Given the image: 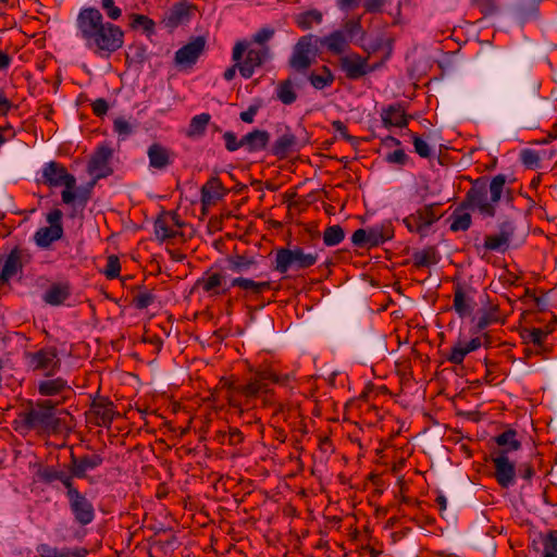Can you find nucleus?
<instances>
[{
    "label": "nucleus",
    "mask_w": 557,
    "mask_h": 557,
    "mask_svg": "<svg viewBox=\"0 0 557 557\" xmlns=\"http://www.w3.org/2000/svg\"><path fill=\"white\" fill-rule=\"evenodd\" d=\"M211 120L209 113H201L195 115L188 126V136H199L206 132V128Z\"/></svg>",
    "instance_id": "49"
},
{
    "label": "nucleus",
    "mask_w": 557,
    "mask_h": 557,
    "mask_svg": "<svg viewBox=\"0 0 557 557\" xmlns=\"http://www.w3.org/2000/svg\"><path fill=\"white\" fill-rule=\"evenodd\" d=\"M394 237V226L389 220L367 228H358L352 233L351 243L359 248H372L391 240Z\"/></svg>",
    "instance_id": "8"
},
{
    "label": "nucleus",
    "mask_w": 557,
    "mask_h": 557,
    "mask_svg": "<svg viewBox=\"0 0 557 557\" xmlns=\"http://www.w3.org/2000/svg\"><path fill=\"white\" fill-rule=\"evenodd\" d=\"M135 131V125L124 116H117L113 120V132L120 140L127 139Z\"/></svg>",
    "instance_id": "50"
},
{
    "label": "nucleus",
    "mask_w": 557,
    "mask_h": 557,
    "mask_svg": "<svg viewBox=\"0 0 557 557\" xmlns=\"http://www.w3.org/2000/svg\"><path fill=\"white\" fill-rule=\"evenodd\" d=\"M541 557H557V530H550L542 535Z\"/></svg>",
    "instance_id": "45"
},
{
    "label": "nucleus",
    "mask_w": 557,
    "mask_h": 557,
    "mask_svg": "<svg viewBox=\"0 0 557 557\" xmlns=\"http://www.w3.org/2000/svg\"><path fill=\"white\" fill-rule=\"evenodd\" d=\"M520 159L522 164L528 169H537L540 166L541 158L535 150L523 149L520 153Z\"/></svg>",
    "instance_id": "56"
},
{
    "label": "nucleus",
    "mask_w": 557,
    "mask_h": 557,
    "mask_svg": "<svg viewBox=\"0 0 557 557\" xmlns=\"http://www.w3.org/2000/svg\"><path fill=\"white\" fill-rule=\"evenodd\" d=\"M246 44V58L240 60V64H238V71L244 78H250L253 75L256 69L260 67L270 57V47L255 49L249 48V44L247 41Z\"/></svg>",
    "instance_id": "18"
},
{
    "label": "nucleus",
    "mask_w": 557,
    "mask_h": 557,
    "mask_svg": "<svg viewBox=\"0 0 557 557\" xmlns=\"http://www.w3.org/2000/svg\"><path fill=\"white\" fill-rule=\"evenodd\" d=\"M197 287L201 288L209 296H222L228 293L232 286L227 281L226 273L223 271H206L203 275L197 280Z\"/></svg>",
    "instance_id": "15"
},
{
    "label": "nucleus",
    "mask_w": 557,
    "mask_h": 557,
    "mask_svg": "<svg viewBox=\"0 0 557 557\" xmlns=\"http://www.w3.org/2000/svg\"><path fill=\"white\" fill-rule=\"evenodd\" d=\"M453 308L460 318L469 315L473 310V298L460 284L454 288Z\"/></svg>",
    "instance_id": "31"
},
{
    "label": "nucleus",
    "mask_w": 557,
    "mask_h": 557,
    "mask_svg": "<svg viewBox=\"0 0 557 557\" xmlns=\"http://www.w3.org/2000/svg\"><path fill=\"white\" fill-rule=\"evenodd\" d=\"M207 40L202 36L194 37L174 54V65L178 71H190L206 50Z\"/></svg>",
    "instance_id": "12"
},
{
    "label": "nucleus",
    "mask_w": 557,
    "mask_h": 557,
    "mask_svg": "<svg viewBox=\"0 0 557 557\" xmlns=\"http://www.w3.org/2000/svg\"><path fill=\"white\" fill-rule=\"evenodd\" d=\"M322 20V13L317 9H312L296 15L295 23L300 29L308 30L313 25L321 24Z\"/></svg>",
    "instance_id": "39"
},
{
    "label": "nucleus",
    "mask_w": 557,
    "mask_h": 557,
    "mask_svg": "<svg viewBox=\"0 0 557 557\" xmlns=\"http://www.w3.org/2000/svg\"><path fill=\"white\" fill-rule=\"evenodd\" d=\"M516 227L512 221L506 220L498 226V232L484 237L483 249L505 253L510 248Z\"/></svg>",
    "instance_id": "14"
},
{
    "label": "nucleus",
    "mask_w": 557,
    "mask_h": 557,
    "mask_svg": "<svg viewBox=\"0 0 557 557\" xmlns=\"http://www.w3.org/2000/svg\"><path fill=\"white\" fill-rule=\"evenodd\" d=\"M412 144L414 147V151L421 157V158H430L432 156V149L430 145L421 138L419 135L413 134L412 135Z\"/></svg>",
    "instance_id": "58"
},
{
    "label": "nucleus",
    "mask_w": 557,
    "mask_h": 557,
    "mask_svg": "<svg viewBox=\"0 0 557 557\" xmlns=\"http://www.w3.org/2000/svg\"><path fill=\"white\" fill-rule=\"evenodd\" d=\"M381 117L385 127H405L408 124L406 112L399 103L383 108Z\"/></svg>",
    "instance_id": "30"
},
{
    "label": "nucleus",
    "mask_w": 557,
    "mask_h": 557,
    "mask_svg": "<svg viewBox=\"0 0 557 557\" xmlns=\"http://www.w3.org/2000/svg\"><path fill=\"white\" fill-rule=\"evenodd\" d=\"M129 27L135 30L141 29L147 36H150L156 32L154 21L144 14H129Z\"/></svg>",
    "instance_id": "42"
},
{
    "label": "nucleus",
    "mask_w": 557,
    "mask_h": 557,
    "mask_svg": "<svg viewBox=\"0 0 557 557\" xmlns=\"http://www.w3.org/2000/svg\"><path fill=\"white\" fill-rule=\"evenodd\" d=\"M60 420L55 414L52 400H38L28 409L21 411L13 421V428L21 434L34 431L38 434H51L58 431Z\"/></svg>",
    "instance_id": "4"
},
{
    "label": "nucleus",
    "mask_w": 557,
    "mask_h": 557,
    "mask_svg": "<svg viewBox=\"0 0 557 557\" xmlns=\"http://www.w3.org/2000/svg\"><path fill=\"white\" fill-rule=\"evenodd\" d=\"M245 440L243 432L238 428H230L227 431V445L238 446Z\"/></svg>",
    "instance_id": "64"
},
{
    "label": "nucleus",
    "mask_w": 557,
    "mask_h": 557,
    "mask_svg": "<svg viewBox=\"0 0 557 557\" xmlns=\"http://www.w3.org/2000/svg\"><path fill=\"white\" fill-rule=\"evenodd\" d=\"M173 226H182L176 213L165 212L159 215L153 223V230L157 239L160 242H165L168 239L174 238L177 234V231L174 230Z\"/></svg>",
    "instance_id": "22"
},
{
    "label": "nucleus",
    "mask_w": 557,
    "mask_h": 557,
    "mask_svg": "<svg viewBox=\"0 0 557 557\" xmlns=\"http://www.w3.org/2000/svg\"><path fill=\"white\" fill-rule=\"evenodd\" d=\"M37 182L49 188L63 186L64 189L61 193V198L62 202L65 205H73L77 201L82 208H84L88 201V194H79L76 191L75 176L69 173L66 168L57 161H50L44 164L41 175Z\"/></svg>",
    "instance_id": "5"
},
{
    "label": "nucleus",
    "mask_w": 557,
    "mask_h": 557,
    "mask_svg": "<svg viewBox=\"0 0 557 557\" xmlns=\"http://www.w3.org/2000/svg\"><path fill=\"white\" fill-rule=\"evenodd\" d=\"M317 42L318 37L312 34L301 36L297 40L288 59V65L293 71L304 74L310 69L317 59Z\"/></svg>",
    "instance_id": "7"
},
{
    "label": "nucleus",
    "mask_w": 557,
    "mask_h": 557,
    "mask_svg": "<svg viewBox=\"0 0 557 557\" xmlns=\"http://www.w3.org/2000/svg\"><path fill=\"white\" fill-rule=\"evenodd\" d=\"M495 468V479L502 487H509L515 484L516 467L505 453H497L492 458Z\"/></svg>",
    "instance_id": "19"
},
{
    "label": "nucleus",
    "mask_w": 557,
    "mask_h": 557,
    "mask_svg": "<svg viewBox=\"0 0 557 557\" xmlns=\"http://www.w3.org/2000/svg\"><path fill=\"white\" fill-rule=\"evenodd\" d=\"M227 189L223 186L218 176L210 177L201 187V205L203 208L214 206L226 194Z\"/></svg>",
    "instance_id": "24"
},
{
    "label": "nucleus",
    "mask_w": 557,
    "mask_h": 557,
    "mask_svg": "<svg viewBox=\"0 0 557 557\" xmlns=\"http://www.w3.org/2000/svg\"><path fill=\"white\" fill-rule=\"evenodd\" d=\"M495 443L499 447H504L498 453H505L506 456L508 453L518 450L521 447V442L518 441L517 432L513 429H508L502 434L497 435L495 437Z\"/></svg>",
    "instance_id": "37"
},
{
    "label": "nucleus",
    "mask_w": 557,
    "mask_h": 557,
    "mask_svg": "<svg viewBox=\"0 0 557 557\" xmlns=\"http://www.w3.org/2000/svg\"><path fill=\"white\" fill-rule=\"evenodd\" d=\"M506 184L507 176L505 174H497L490 182L486 177L476 178L466 193L461 207L484 219L494 218L502 198L504 197L507 201L512 199L511 189Z\"/></svg>",
    "instance_id": "3"
},
{
    "label": "nucleus",
    "mask_w": 557,
    "mask_h": 557,
    "mask_svg": "<svg viewBox=\"0 0 557 557\" xmlns=\"http://www.w3.org/2000/svg\"><path fill=\"white\" fill-rule=\"evenodd\" d=\"M112 157L113 149L109 144L103 143L97 146L87 165V171L94 176L95 182L106 178L113 173V168L111 166Z\"/></svg>",
    "instance_id": "13"
},
{
    "label": "nucleus",
    "mask_w": 557,
    "mask_h": 557,
    "mask_svg": "<svg viewBox=\"0 0 557 557\" xmlns=\"http://www.w3.org/2000/svg\"><path fill=\"white\" fill-rule=\"evenodd\" d=\"M473 333H480L492 324H505L506 317L502 314L498 305H491L479 311V315L473 319Z\"/></svg>",
    "instance_id": "25"
},
{
    "label": "nucleus",
    "mask_w": 557,
    "mask_h": 557,
    "mask_svg": "<svg viewBox=\"0 0 557 557\" xmlns=\"http://www.w3.org/2000/svg\"><path fill=\"white\" fill-rule=\"evenodd\" d=\"M30 368L44 375H52L60 367V360L54 348H42L27 355Z\"/></svg>",
    "instance_id": "16"
},
{
    "label": "nucleus",
    "mask_w": 557,
    "mask_h": 557,
    "mask_svg": "<svg viewBox=\"0 0 557 557\" xmlns=\"http://www.w3.org/2000/svg\"><path fill=\"white\" fill-rule=\"evenodd\" d=\"M103 463V458L99 454L82 455L79 457L71 454V463L69 467L73 478L84 479L88 471H92Z\"/></svg>",
    "instance_id": "20"
},
{
    "label": "nucleus",
    "mask_w": 557,
    "mask_h": 557,
    "mask_svg": "<svg viewBox=\"0 0 557 557\" xmlns=\"http://www.w3.org/2000/svg\"><path fill=\"white\" fill-rule=\"evenodd\" d=\"M295 380L293 373L281 374L272 366L250 368L242 382L227 384L226 401L239 414L253 409L260 404L263 408L277 405L273 385L287 386Z\"/></svg>",
    "instance_id": "1"
},
{
    "label": "nucleus",
    "mask_w": 557,
    "mask_h": 557,
    "mask_svg": "<svg viewBox=\"0 0 557 557\" xmlns=\"http://www.w3.org/2000/svg\"><path fill=\"white\" fill-rule=\"evenodd\" d=\"M149 166L157 171H163L174 161V152L160 143H152L147 150Z\"/></svg>",
    "instance_id": "23"
},
{
    "label": "nucleus",
    "mask_w": 557,
    "mask_h": 557,
    "mask_svg": "<svg viewBox=\"0 0 557 557\" xmlns=\"http://www.w3.org/2000/svg\"><path fill=\"white\" fill-rule=\"evenodd\" d=\"M332 127L336 133L341 135V137L351 144H356L358 140L356 137L348 134V129L346 124L341 120H335L332 122Z\"/></svg>",
    "instance_id": "63"
},
{
    "label": "nucleus",
    "mask_w": 557,
    "mask_h": 557,
    "mask_svg": "<svg viewBox=\"0 0 557 557\" xmlns=\"http://www.w3.org/2000/svg\"><path fill=\"white\" fill-rule=\"evenodd\" d=\"M91 409L96 417V424L99 426H110L115 418L113 403L108 399L94 401Z\"/></svg>",
    "instance_id": "32"
},
{
    "label": "nucleus",
    "mask_w": 557,
    "mask_h": 557,
    "mask_svg": "<svg viewBox=\"0 0 557 557\" xmlns=\"http://www.w3.org/2000/svg\"><path fill=\"white\" fill-rule=\"evenodd\" d=\"M196 9L197 7L195 4L185 0L173 4L165 16L166 26L177 27L178 25L188 22Z\"/></svg>",
    "instance_id": "26"
},
{
    "label": "nucleus",
    "mask_w": 557,
    "mask_h": 557,
    "mask_svg": "<svg viewBox=\"0 0 557 557\" xmlns=\"http://www.w3.org/2000/svg\"><path fill=\"white\" fill-rule=\"evenodd\" d=\"M269 140L270 134L262 129H253L244 136V144L249 152L264 150Z\"/></svg>",
    "instance_id": "34"
},
{
    "label": "nucleus",
    "mask_w": 557,
    "mask_h": 557,
    "mask_svg": "<svg viewBox=\"0 0 557 557\" xmlns=\"http://www.w3.org/2000/svg\"><path fill=\"white\" fill-rule=\"evenodd\" d=\"M230 286L239 287L247 295L259 296L271 288L270 282H257L247 277H235L230 281Z\"/></svg>",
    "instance_id": "33"
},
{
    "label": "nucleus",
    "mask_w": 557,
    "mask_h": 557,
    "mask_svg": "<svg viewBox=\"0 0 557 557\" xmlns=\"http://www.w3.org/2000/svg\"><path fill=\"white\" fill-rule=\"evenodd\" d=\"M38 479L47 484H50L54 481H60L65 487L66 492H70L75 487L72 473H66L63 470H58L53 467H42L37 472Z\"/></svg>",
    "instance_id": "29"
},
{
    "label": "nucleus",
    "mask_w": 557,
    "mask_h": 557,
    "mask_svg": "<svg viewBox=\"0 0 557 557\" xmlns=\"http://www.w3.org/2000/svg\"><path fill=\"white\" fill-rule=\"evenodd\" d=\"M296 145V136L288 129L282 134L274 143L273 154L285 157Z\"/></svg>",
    "instance_id": "40"
},
{
    "label": "nucleus",
    "mask_w": 557,
    "mask_h": 557,
    "mask_svg": "<svg viewBox=\"0 0 557 557\" xmlns=\"http://www.w3.org/2000/svg\"><path fill=\"white\" fill-rule=\"evenodd\" d=\"M246 49H247V44L244 40L237 41L235 44V46L233 47L232 59L235 62V64L227 67L224 71L223 77L225 81L230 82L235 77L236 71L238 70V64H240V60L243 59V54L245 53Z\"/></svg>",
    "instance_id": "43"
},
{
    "label": "nucleus",
    "mask_w": 557,
    "mask_h": 557,
    "mask_svg": "<svg viewBox=\"0 0 557 557\" xmlns=\"http://www.w3.org/2000/svg\"><path fill=\"white\" fill-rule=\"evenodd\" d=\"M257 261L253 257L244 255H235L228 258L230 269L233 272L242 273L248 271L250 268L256 265Z\"/></svg>",
    "instance_id": "47"
},
{
    "label": "nucleus",
    "mask_w": 557,
    "mask_h": 557,
    "mask_svg": "<svg viewBox=\"0 0 557 557\" xmlns=\"http://www.w3.org/2000/svg\"><path fill=\"white\" fill-rule=\"evenodd\" d=\"M275 29L271 26H263L259 28L251 38L253 44L260 46V48L269 47L267 44L274 37Z\"/></svg>",
    "instance_id": "52"
},
{
    "label": "nucleus",
    "mask_w": 557,
    "mask_h": 557,
    "mask_svg": "<svg viewBox=\"0 0 557 557\" xmlns=\"http://www.w3.org/2000/svg\"><path fill=\"white\" fill-rule=\"evenodd\" d=\"M440 207L441 203L438 202L424 205L407 215L403 223L410 233H417L421 237H425L431 226L442 218V213L438 211Z\"/></svg>",
    "instance_id": "9"
},
{
    "label": "nucleus",
    "mask_w": 557,
    "mask_h": 557,
    "mask_svg": "<svg viewBox=\"0 0 557 557\" xmlns=\"http://www.w3.org/2000/svg\"><path fill=\"white\" fill-rule=\"evenodd\" d=\"M339 69L349 81H358L368 75L367 58L357 52H350L339 58Z\"/></svg>",
    "instance_id": "17"
},
{
    "label": "nucleus",
    "mask_w": 557,
    "mask_h": 557,
    "mask_svg": "<svg viewBox=\"0 0 557 557\" xmlns=\"http://www.w3.org/2000/svg\"><path fill=\"white\" fill-rule=\"evenodd\" d=\"M76 35L86 49L100 58H110L124 45L125 33L121 26L104 21L96 7L79 9L76 21Z\"/></svg>",
    "instance_id": "2"
},
{
    "label": "nucleus",
    "mask_w": 557,
    "mask_h": 557,
    "mask_svg": "<svg viewBox=\"0 0 557 557\" xmlns=\"http://www.w3.org/2000/svg\"><path fill=\"white\" fill-rule=\"evenodd\" d=\"M100 5L110 22L113 23L122 17V9L116 5L115 0H101Z\"/></svg>",
    "instance_id": "53"
},
{
    "label": "nucleus",
    "mask_w": 557,
    "mask_h": 557,
    "mask_svg": "<svg viewBox=\"0 0 557 557\" xmlns=\"http://www.w3.org/2000/svg\"><path fill=\"white\" fill-rule=\"evenodd\" d=\"M148 60L147 46L144 44H132L126 52V61L136 64H143Z\"/></svg>",
    "instance_id": "46"
},
{
    "label": "nucleus",
    "mask_w": 557,
    "mask_h": 557,
    "mask_svg": "<svg viewBox=\"0 0 557 557\" xmlns=\"http://www.w3.org/2000/svg\"><path fill=\"white\" fill-rule=\"evenodd\" d=\"M467 208H462L461 205L453 212L450 216V231L451 232H460L467 231L470 228L472 223V218L469 212H466Z\"/></svg>",
    "instance_id": "38"
},
{
    "label": "nucleus",
    "mask_w": 557,
    "mask_h": 557,
    "mask_svg": "<svg viewBox=\"0 0 557 557\" xmlns=\"http://www.w3.org/2000/svg\"><path fill=\"white\" fill-rule=\"evenodd\" d=\"M154 301V295L150 292L138 293L134 297V305L137 309H146Z\"/></svg>",
    "instance_id": "61"
},
{
    "label": "nucleus",
    "mask_w": 557,
    "mask_h": 557,
    "mask_svg": "<svg viewBox=\"0 0 557 557\" xmlns=\"http://www.w3.org/2000/svg\"><path fill=\"white\" fill-rule=\"evenodd\" d=\"M549 333L550 331L534 327L531 330H524L522 337L525 342L541 347Z\"/></svg>",
    "instance_id": "51"
},
{
    "label": "nucleus",
    "mask_w": 557,
    "mask_h": 557,
    "mask_svg": "<svg viewBox=\"0 0 557 557\" xmlns=\"http://www.w3.org/2000/svg\"><path fill=\"white\" fill-rule=\"evenodd\" d=\"M65 495L74 521L81 527L90 524L96 516L92 503L76 486Z\"/></svg>",
    "instance_id": "11"
},
{
    "label": "nucleus",
    "mask_w": 557,
    "mask_h": 557,
    "mask_svg": "<svg viewBox=\"0 0 557 557\" xmlns=\"http://www.w3.org/2000/svg\"><path fill=\"white\" fill-rule=\"evenodd\" d=\"M62 216L60 209H53L47 214L46 220L49 226L40 227L34 234V242L38 247L47 249L63 237Z\"/></svg>",
    "instance_id": "10"
},
{
    "label": "nucleus",
    "mask_w": 557,
    "mask_h": 557,
    "mask_svg": "<svg viewBox=\"0 0 557 557\" xmlns=\"http://www.w3.org/2000/svg\"><path fill=\"white\" fill-rule=\"evenodd\" d=\"M344 238V228L338 224L327 226L323 232V243L327 247H333L341 244Z\"/></svg>",
    "instance_id": "48"
},
{
    "label": "nucleus",
    "mask_w": 557,
    "mask_h": 557,
    "mask_svg": "<svg viewBox=\"0 0 557 557\" xmlns=\"http://www.w3.org/2000/svg\"><path fill=\"white\" fill-rule=\"evenodd\" d=\"M67 387L65 380L62 377H55L52 380L41 381L38 384V393L41 396H54L62 393Z\"/></svg>",
    "instance_id": "41"
},
{
    "label": "nucleus",
    "mask_w": 557,
    "mask_h": 557,
    "mask_svg": "<svg viewBox=\"0 0 557 557\" xmlns=\"http://www.w3.org/2000/svg\"><path fill=\"white\" fill-rule=\"evenodd\" d=\"M28 257L26 251L20 247H14L9 255L3 257V267L0 272V283H8L23 269L24 258Z\"/></svg>",
    "instance_id": "21"
},
{
    "label": "nucleus",
    "mask_w": 557,
    "mask_h": 557,
    "mask_svg": "<svg viewBox=\"0 0 557 557\" xmlns=\"http://www.w3.org/2000/svg\"><path fill=\"white\" fill-rule=\"evenodd\" d=\"M343 34L346 35V38L351 41V39L357 36L361 35V37L364 36V32L361 26L360 18L357 20H349L344 25L343 28L338 29Z\"/></svg>",
    "instance_id": "54"
},
{
    "label": "nucleus",
    "mask_w": 557,
    "mask_h": 557,
    "mask_svg": "<svg viewBox=\"0 0 557 557\" xmlns=\"http://www.w3.org/2000/svg\"><path fill=\"white\" fill-rule=\"evenodd\" d=\"M385 161L391 164L405 165L409 161V157L404 149H396L385 156Z\"/></svg>",
    "instance_id": "60"
},
{
    "label": "nucleus",
    "mask_w": 557,
    "mask_h": 557,
    "mask_svg": "<svg viewBox=\"0 0 557 557\" xmlns=\"http://www.w3.org/2000/svg\"><path fill=\"white\" fill-rule=\"evenodd\" d=\"M72 295V286L69 282H58L51 284L42 295L45 304L59 307L65 304V301Z\"/></svg>",
    "instance_id": "27"
},
{
    "label": "nucleus",
    "mask_w": 557,
    "mask_h": 557,
    "mask_svg": "<svg viewBox=\"0 0 557 557\" xmlns=\"http://www.w3.org/2000/svg\"><path fill=\"white\" fill-rule=\"evenodd\" d=\"M468 354L469 352H468L467 348L465 347L463 343L462 342H458V343H456L451 347V349H450L449 354L447 355L446 359L450 363L461 364Z\"/></svg>",
    "instance_id": "55"
},
{
    "label": "nucleus",
    "mask_w": 557,
    "mask_h": 557,
    "mask_svg": "<svg viewBox=\"0 0 557 557\" xmlns=\"http://www.w3.org/2000/svg\"><path fill=\"white\" fill-rule=\"evenodd\" d=\"M334 74L326 65H322L317 71L311 72L308 76V81L315 89L330 87L334 83Z\"/></svg>",
    "instance_id": "35"
},
{
    "label": "nucleus",
    "mask_w": 557,
    "mask_h": 557,
    "mask_svg": "<svg viewBox=\"0 0 557 557\" xmlns=\"http://www.w3.org/2000/svg\"><path fill=\"white\" fill-rule=\"evenodd\" d=\"M262 107V101L256 100L252 104L248 107L246 111L240 112V120L245 123H252L255 121V116L257 115L258 111Z\"/></svg>",
    "instance_id": "62"
},
{
    "label": "nucleus",
    "mask_w": 557,
    "mask_h": 557,
    "mask_svg": "<svg viewBox=\"0 0 557 557\" xmlns=\"http://www.w3.org/2000/svg\"><path fill=\"white\" fill-rule=\"evenodd\" d=\"M223 139L225 143V148L230 152H234L242 147H245L244 136L242 139H237V136L233 132H225L223 134Z\"/></svg>",
    "instance_id": "59"
},
{
    "label": "nucleus",
    "mask_w": 557,
    "mask_h": 557,
    "mask_svg": "<svg viewBox=\"0 0 557 557\" xmlns=\"http://www.w3.org/2000/svg\"><path fill=\"white\" fill-rule=\"evenodd\" d=\"M440 260L438 252L435 247L429 246L413 252L412 262L417 268H428L436 264Z\"/></svg>",
    "instance_id": "36"
},
{
    "label": "nucleus",
    "mask_w": 557,
    "mask_h": 557,
    "mask_svg": "<svg viewBox=\"0 0 557 557\" xmlns=\"http://www.w3.org/2000/svg\"><path fill=\"white\" fill-rule=\"evenodd\" d=\"M276 97L283 104H292L297 99L294 84L290 79L281 82L276 87Z\"/></svg>",
    "instance_id": "44"
},
{
    "label": "nucleus",
    "mask_w": 557,
    "mask_h": 557,
    "mask_svg": "<svg viewBox=\"0 0 557 557\" xmlns=\"http://www.w3.org/2000/svg\"><path fill=\"white\" fill-rule=\"evenodd\" d=\"M320 45L326 49L327 52L334 55L343 54L348 48L350 41L346 38V35L338 29L331 32L329 35L318 38Z\"/></svg>",
    "instance_id": "28"
},
{
    "label": "nucleus",
    "mask_w": 557,
    "mask_h": 557,
    "mask_svg": "<svg viewBox=\"0 0 557 557\" xmlns=\"http://www.w3.org/2000/svg\"><path fill=\"white\" fill-rule=\"evenodd\" d=\"M121 272V263L116 256L111 255L108 257L106 268L103 270V274L109 280L116 278Z\"/></svg>",
    "instance_id": "57"
},
{
    "label": "nucleus",
    "mask_w": 557,
    "mask_h": 557,
    "mask_svg": "<svg viewBox=\"0 0 557 557\" xmlns=\"http://www.w3.org/2000/svg\"><path fill=\"white\" fill-rule=\"evenodd\" d=\"M319 260L317 251L306 252L301 247L280 248L275 253L274 270L285 274L289 270H306L314 265Z\"/></svg>",
    "instance_id": "6"
}]
</instances>
